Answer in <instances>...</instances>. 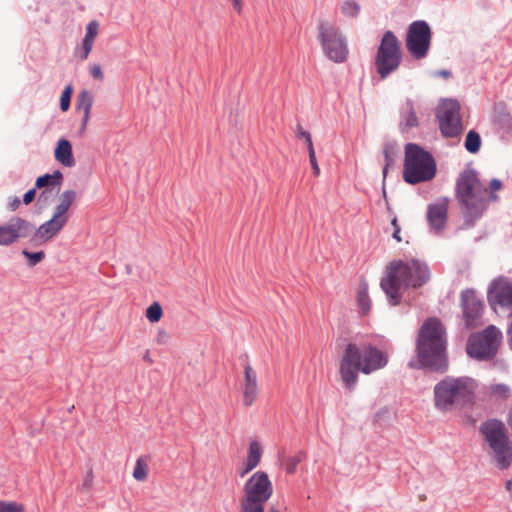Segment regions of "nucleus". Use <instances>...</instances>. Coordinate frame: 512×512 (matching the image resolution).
<instances>
[{"instance_id": "f257e3e1", "label": "nucleus", "mask_w": 512, "mask_h": 512, "mask_svg": "<svg viewBox=\"0 0 512 512\" xmlns=\"http://www.w3.org/2000/svg\"><path fill=\"white\" fill-rule=\"evenodd\" d=\"M431 279L429 265L419 258L394 259L385 269L380 286L392 305H398L402 299L401 289H419Z\"/></svg>"}, {"instance_id": "f03ea898", "label": "nucleus", "mask_w": 512, "mask_h": 512, "mask_svg": "<svg viewBox=\"0 0 512 512\" xmlns=\"http://www.w3.org/2000/svg\"><path fill=\"white\" fill-rule=\"evenodd\" d=\"M388 363L386 353L371 345L357 346L350 343L346 346L340 362V375L346 388L352 389L358 373L371 374L384 368Z\"/></svg>"}, {"instance_id": "7ed1b4c3", "label": "nucleus", "mask_w": 512, "mask_h": 512, "mask_svg": "<svg viewBox=\"0 0 512 512\" xmlns=\"http://www.w3.org/2000/svg\"><path fill=\"white\" fill-rule=\"evenodd\" d=\"M477 388L471 377H445L434 387V405L443 412L461 409L474 403Z\"/></svg>"}, {"instance_id": "20e7f679", "label": "nucleus", "mask_w": 512, "mask_h": 512, "mask_svg": "<svg viewBox=\"0 0 512 512\" xmlns=\"http://www.w3.org/2000/svg\"><path fill=\"white\" fill-rule=\"evenodd\" d=\"M416 349L421 366L440 372L446 370L444 329L439 320L431 318L423 323Z\"/></svg>"}, {"instance_id": "39448f33", "label": "nucleus", "mask_w": 512, "mask_h": 512, "mask_svg": "<svg viewBox=\"0 0 512 512\" xmlns=\"http://www.w3.org/2000/svg\"><path fill=\"white\" fill-rule=\"evenodd\" d=\"M456 197L471 223L480 217L488 206V190L473 169H465L459 175L456 182Z\"/></svg>"}, {"instance_id": "423d86ee", "label": "nucleus", "mask_w": 512, "mask_h": 512, "mask_svg": "<svg viewBox=\"0 0 512 512\" xmlns=\"http://www.w3.org/2000/svg\"><path fill=\"white\" fill-rule=\"evenodd\" d=\"M436 175V162L433 156L417 144L405 146L403 179L409 184L432 180Z\"/></svg>"}, {"instance_id": "0eeeda50", "label": "nucleus", "mask_w": 512, "mask_h": 512, "mask_svg": "<svg viewBox=\"0 0 512 512\" xmlns=\"http://www.w3.org/2000/svg\"><path fill=\"white\" fill-rule=\"evenodd\" d=\"M77 200V192L65 190L58 197V203L53 209L52 217L42 223L33 234L32 240L36 243H46L57 236L67 225L69 210Z\"/></svg>"}, {"instance_id": "6e6552de", "label": "nucleus", "mask_w": 512, "mask_h": 512, "mask_svg": "<svg viewBox=\"0 0 512 512\" xmlns=\"http://www.w3.org/2000/svg\"><path fill=\"white\" fill-rule=\"evenodd\" d=\"M273 484L268 474L256 471L245 482L240 509L264 512L265 504L273 495Z\"/></svg>"}, {"instance_id": "1a4fd4ad", "label": "nucleus", "mask_w": 512, "mask_h": 512, "mask_svg": "<svg viewBox=\"0 0 512 512\" xmlns=\"http://www.w3.org/2000/svg\"><path fill=\"white\" fill-rule=\"evenodd\" d=\"M481 431L492 451L493 457L501 469H506L512 462V442L503 422L490 420L484 423Z\"/></svg>"}, {"instance_id": "9d476101", "label": "nucleus", "mask_w": 512, "mask_h": 512, "mask_svg": "<svg viewBox=\"0 0 512 512\" xmlns=\"http://www.w3.org/2000/svg\"><path fill=\"white\" fill-rule=\"evenodd\" d=\"M402 61L401 43L392 31L383 35L375 56V69L381 80L386 79L400 67Z\"/></svg>"}, {"instance_id": "9b49d317", "label": "nucleus", "mask_w": 512, "mask_h": 512, "mask_svg": "<svg viewBox=\"0 0 512 512\" xmlns=\"http://www.w3.org/2000/svg\"><path fill=\"white\" fill-rule=\"evenodd\" d=\"M502 338L500 329L490 325L483 331L470 336L467 353L477 360H490L496 356Z\"/></svg>"}, {"instance_id": "f8f14e48", "label": "nucleus", "mask_w": 512, "mask_h": 512, "mask_svg": "<svg viewBox=\"0 0 512 512\" xmlns=\"http://www.w3.org/2000/svg\"><path fill=\"white\" fill-rule=\"evenodd\" d=\"M319 38L323 50L329 59L336 63L346 60L348 49L338 27L328 22L320 23Z\"/></svg>"}, {"instance_id": "ddd939ff", "label": "nucleus", "mask_w": 512, "mask_h": 512, "mask_svg": "<svg viewBox=\"0 0 512 512\" xmlns=\"http://www.w3.org/2000/svg\"><path fill=\"white\" fill-rule=\"evenodd\" d=\"M431 36L430 27L425 21L418 20L409 25L406 48L415 59L426 57L431 44Z\"/></svg>"}, {"instance_id": "4468645a", "label": "nucleus", "mask_w": 512, "mask_h": 512, "mask_svg": "<svg viewBox=\"0 0 512 512\" xmlns=\"http://www.w3.org/2000/svg\"><path fill=\"white\" fill-rule=\"evenodd\" d=\"M460 105L454 100H445L437 108L440 130L445 137H457L463 131Z\"/></svg>"}, {"instance_id": "2eb2a0df", "label": "nucleus", "mask_w": 512, "mask_h": 512, "mask_svg": "<svg viewBox=\"0 0 512 512\" xmlns=\"http://www.w3.org/2000/svg\"><path fill=\"white\" fill-rule=\"evenodd\" d=\"M488 301L494 311L498 307L512 311V284L503 278L493 281L488 290Z\"/></svg>"}, {"instance_id": "dca6fc26", "label": "nucleus", "mask_w": 512, "mask_h": 512, "mask_svg": "<svg viewBox=\"0 0 512 512\" xmlns=\"http://www.w3.org/2000/svg\"><path fill=\"white\" fill-rule=\"evenodd\" d=\"M461 306L466 327H477L480 324V319L483 314V303L473 290L462 292Z\"/></svg>"}, {"instance_id": "f3484780", "label": "nucleus", "mask_w": 512, "mask_h": 512, "mask_svg": "<svg viewBox=\"0 0 512 512\" xmlns=\"http://www.w3.org/2000/svg\"><path fill=\"white\" fill-rule=\"evenodd\" d=\"M33 225L23 218H13L8 224L0 225V245H9L18 238L28 237Z\"/></svg>"}, {"instance_id": "a211bd4d", "label": "nucleus", "mask_w": 512, "mask_h": 512, "mask_svg": "<svg viewBox=\"0 0 512 512\" xmlns=\"http://www.w3.org/2000/svg\"><path fill=\"white\" fill-rule=\"evenodd\" d=\"M448 207V198H439L427 206L426 219L433 233L439 234L444 230L448 218Z\"/></svg>"}, {"instance_id": "6ab92c4d", "label": "nucleus", "mask_w": 512, "mask_h": 512, "mask_svg": "<svg viewBox=\"0 0 512 512\" xmlns=\"http://www.w3.org/2000/svg\"><path fill=\"white\" fill-rule=\"evenodd\" d=\"M243 404L246 407L252 406L259 395L258 375L256 370L249 364H244L243 380L241 382Z\"/></svg>"}, {"instance_id": "aec40b11", "label": "nucleus", "mask_w": 512, "mask_h": 512, "mask_svg": "<svg viewBox=\"0 0 512 512\" xmlns=\"http://www.w3.org/2000/svg\"><path fill=\"white\" fill-rule=\"evenodd\" d=\"M94 103V97L88 90H82L77 95L76 109L82 113L80 132L86 131L87 125L90 121L91 110Z\"/></svg>"}, {"instance_id": "412c9836", "label": "nucleus", "mask_w": 512, "mask_h": 512, "mask_svg": "<svg viewBox=\"0 0 512 512\" xmlns=\"http://www.w3.org/2000/svg\"><path fill=\"white\" fill-rule=\"evenodd\" d=\"M54 157L61 165L65 167H72L75 165V160L72 152V145L66 139H60L54 151Z\"/></svg>"}, {"instance_id": "4be33fe9", "label": "nucleus", "mask_w": 512, "mask_h": 512, "mask_svg": "<svg viewBox=\"0 0 512 512\" xmlns=\"http://www.w3.org/2000/svg\"><path fill=\"white\" fill-rule=\"evenodd\" d=\"M296 136L299 139H303L306 147H307V154H309V161L313 169V174L318 177L320 175V168L316 159L315 149L312 141L311 134L306 131L301 125L297 126L296 130Z\"/></svg>"}, {"instance_id": "5701e85b", "label": "nucleus", "mask_w": 512, "mask_h": 512, "mask_svg": "<svg viewBox=\"0 0 512 512\" xmlns=\"http://www.w3.org/2000/svg\"><path fill=\"white\" fill-rule=\"evenodd\" d=\"M99 23L95 20L89 22L86 26V34L82 42L81 60H86L92 51L94 41L98 36Z\"/></svg>"}, {"instance_id": "b1692460", "label": "nucleus", "mask_w": 512, "mask_h": 512, "mask_svg": "<svg viewBox=\"0 0 512 512\" xmlns=\"http://www.w3.org/2000/svg\"><path fill=\"white\" fill-rule=\"evenodd\" d=\"M485 396L493 401H505L511 396V388L506 384L493 383L485 387Z\"/></svg>"}, {"instance_id": "393cba45", "label": "nucleus", "mask_w": 512, "mask_h": 512, "mask_svg": "<svg viewBox=\"0 0 512 512\" xmlns=\"http://www.w3.org/2000/svg\"><path fill=\"white\" fill-rule=\"evenodd\" d=\"M357 302L360 312L363 315H367L371 310V300L368 294V284L361 282L357 292Z\"/></svg>"}, {"instance_id": "a878e982", "label": "nucleus", "mask_w": 512, "mask_h": 512, "mask_svg": "<svg viewBox=\"0 0 512 512\" xmlns=\"http://www.w3.org/2000/svg\"><path fill=\"white\" fill-rule=\"evenodd\" d=\"M63 179V175L59 170L54 171L52 174H45L37 178L36 188H43L48 186H59Z\"/></svg>"}, {"instance_id": "bb28decb", "label": "nucleus", "mask_w": 512, "mask_h": 512, "mask_svg": "<svg viewBox=\"0 0 512 512\" xmlns=\"http://www.w3.org/2000/svg\"><path fill=\"white\" fill-rule=\"evenodd\" d=\"M148 456H141L137 458L135 467L133 470V478L139 482H143L148 476Z\"/></svg>"}, {"instance_id": "cd10ccee", "label": "nucleus", "mask_w": 512, "mask_h": 512, "mask_svg": "<svg viewBox=\"0 0 512 512\" xmlns=\"http://www.w3.org/2000/svg\"><path fill=\"white\" fill-rule=\"evenodd\" d=\"M262 453V447L257 441L250 442L246 458L247 462L257 467L261 462Z\"/></svg>"}, {"instance_id": "c85d7f7f", "label": "nucleus", "mask_w": 512, "mask_h": 512, "mask_svg": "<svg viewBox=\"0 0 512 512\" xmlns=\"http://www.w3.org/2000/svg\"><path fill=\"white\" fill-rule=\"evenodd\" d=\"M405 107H406V115L404 116L403 122L401 124L406 129L416 127L418 125V119H417L412 101L407 100Z\"/></svg>"}, {"instance_id": "c756f323", "label": "nucleus", "mask_w": 512, "mask_h": 512, "mask_svg": "<svg viewBox=\"0 0 512 512\" xmlns=\"http://www.w3.org/2000/svg\"><path fill=\"white\" fill-rule=\"evenodd\" d=\"M145 316L150 323H157L163 316V309L159 302H153L146 309Z\"/></svg>"}, {"instance_id": "7c9ffc66", "label": "nucleus", "mask_w": 512, "mask_h": 512, "mask_svg": "<svg viewBox=\"0 0 512 512\" xmlns=\"http://www.w3.org/2000/svg\"><path fill=\"white\" fill-rule=\"evenodd\" d=\"M481 145V139L477 132L471 130L468 132L465 140V148L470 153H476L479 151Z\"/></svg>"}, {"instance_id": "2f4dec72", "label": "nucleus", "mask_w": 512, "mask_h": 512, "mask_svg": "<svg viewBox=\"0 0 512 512\" xmlns=\"http://www.w3.org/2000/svg\"><path fill=\"white\" fill-rule=\"evenodd\" d=\"M341 11L347 17H357L360 12V6L355 1L347 0L342 4Z\"/></svg>"}, {"instance_id": "473e14b6", "label": "nucleus", "mask_w": 512, "mask_h": 512, "mask_svg": "<svg viewBox=\"0 0 512 512\" xmlns=\"http://www.w3.org/2000/svg\"><path fill=\"white\" fill-rule=\"evenodd\" d=\"M305 458L303 452H299L297 455L289 457L285 462V469L287 473L294 474L296 472L297 465Z\"/></svg>"}, {"instance_id": "72a5a7b5", "label": "nucleus", "mask_w": 512, "mask_h": 512, "mask_svg": "<svg viewBox=\"0 0 512 512\" xmlns=\"http://www.w3.org/2000/svg\"><path fill=\"white\" fill-rule=\"evenodd\" d=\"M0 512H25V507L15 501L0 500Z\"/></svg>"}, {"instance_id": "f704fd0d", "label": "nucleus", "mask_w": 512, "mask_h": 512, "mask_svg": "<svg viewBox=\"0 0 512 512\" xmlns=\"http://www.w3.org/2000/svg\"><path fill=\"white\" fill-rule=\"evenodd\" d=\"M500 129H512V115L509 112L500 113L495 120Z\"/></svg>"}, {"instance_id": "c9c22d12", "label": "nucleus", "mask_w": 512, "mask_h": 512, "mask_svg": "<svg viewBox=\"0 0 512 512\" xmlns=\"http://www.w3.org/2000/svg\"><path fill=\"white\" fill-rule=\"evenodd\" d=\"M22 254L28 259V264L31 267L37 265L45 258V253L43 251L29 252L27 250H23Z\"/></svg>"}, {"instance_id": "e433bc0d", "label": "nucleus", "mask_w": 512, "mask_h": 512, "mask_svg": "<svg viewBox=\"0 0 512 512\" xmlns=\"http://www.w3.org/2000/svg\"><path fill=\"white\" fill-rule=\"evenodd\" d=\"M502 182L498 179H492L489 183V191H488V203L490 201H497L498 197L495 194L497 191L502 189Z\"/></svg>"}, {"instance_id": "4c0bfd02", "label": "nucleus", "mask_w": 512, "mask_h": 512, "mask_svg": "<svg viewBox=\"0 0 512 512\" xmlns=\"http://www.w3.org/2000/svg\"><path fill=\"white\" fill-rule=\"evenodd\" d=\"M72 87L66 86L65 89L62 92L61 98H60V108L63 112L67 111L70 107V99L72 95Z\"/></svg>"}, {"instance_id": "58836bf2", "label": "nucleus", "mask_w": 512, "mask_h": 512, "mask_svg": "<svg viewBox=\"0 0 512 512\" xmlns=\"http://www.w3.org/2000/svg\"><path fill=\"white\" fill-rule=\"evenodd\" d=\"M384 156L386 159V164L383 168V176L386 177L388 167L393 164V148L386 145L384 148Z\"/></svg>"}, {"instance_id": "ea45409f", "label": "nucleus", "mask_w": 512, "mask_h": 512, "mask_svg": "<svg viewBox=\"0 0 512 512\" xmlns=\"http://www.w3.org/2000/svg\"><path fill=\"white\" fill-rule=\"evenodd\" d=\"M90 74L96 80L102 81L104 79V74L99 64H92L90 66Z\"/></svg>"}, {"instance_id": "a19ab883", "label": "nucleus", "mask_w": 512, "mask_h": 512, "mask_svg": "<svg viewBox=\"0 0 512 512\" xmlns=\"http://www.w3.org/2000/svg\"><path fill=\"white\" fill-rule=\"evenodd\" d=\"M231 5L236 14L241 15L244 9V0H226Z\"/></svg>"}, {"instance_id": "79ce46f5", "label": "nucleus", "mask_w": 512, "mask_h": 512, "mask_svg": "<svg viewBox=\"0 0 512 512\" xmlns=\"http://www.w3.org/2000/svg\"><path fill=\"white\" fill-rule=\"evenodd\" d=\"M255 468L256 467H254L252 464L247 462V460H245V462L242 464V466L237 470V473L240 477H244L245 475H247L249 472H251Z\"/></svg>"}, {"instance_id": "37998d69", "label": "nucleus", "mask_w": 512, "mask_h": 512, "mask_svg": "<svg viewBox=\"0 0 512 512\" xmlns=\"http://www.w3.org/2000/svg\"><path fill=\"white\" fill-rule=\"evenodd\" d=\"M35 195H36V188H33V189L28 190V191L24 194L23 202H24L26 205L30 204V203L34 200Z\"/></svg>"}, {"instance_id": "c03bdc74", "label": "nucleus", "mask_w": 512, "mask_h": 512, "mask_svg": "<svg viewBox=\"0 0 512 512\" xmlns=\"http://www.w3.org/2000/svg\"><path fill=\"white\" fill-rule=\"evenodd\" d=\"M168 338H169V335L165 330H163V329L158 330L157 338H156L157 343L164 344L168 340Z\"/></svg>"}, {"instance_id": "a18cd8bd", "label": "nucleus", "mask_w": 512, "mask_h": 512, "mask_svg": "<svg viewBox=\"0 0 512 512\" xmlns=\"http://www.w3.org/2000/svg\"><path fill=\"white\" fill-rule=\"evenodd\" d=\"M392 225L394 227V232H393V238L397 241V242H401V237H400V227L397 223V219L394 218L392 220Z\"/></svg>"}, {"instance_id": "49530a36", "label": "nucleus", "mask_w": 512, "mask_h": 512, "mask_svg": "<svg viewBox=\"0 0 512 512\" xmlns=\"http://www.w3.org/2000/svg\"><path fill=\"white\" fill-rule=\"evenodd\" d=\"M19 206H20V199L18 197H14V198L10 199L8 202V208L11 211L17 210L19 208Z\"/></svg>"}, {"instance_id": "de8ad7c7", "label": "nucleus", "mask_w": 512, "mask_h": 512, "mask_svg": "<svg viewBox=\"0 0 512 512\" xmlns=\"http://www.w3.org/2000/svg\"><path fill=\"white\" fill-rule=\"evenodd\" d=\"M507 338H508L509 347L512 349V320L507 329Z\"/></svg>"}, {"instance_id": "09e8293b", "label": "nucleus", "mask_w": 512, "mask_h": 512, "mask_svg": "<svg viewBox=\"0 0 512 512\" xmlns=\"http://www.w3.org/2000/svg\"><path fill=\"white\" fill-rule=\"evenodd\" d=\"M436 75L448 79L451 76V73L448 70H440L436 72Z\"/></svg>"}, {"instance_id": "8fccbe9b", "label": "nucleus", "mask_w": 512, "mask_h": 512, "mask_svg": "<svg viewBox=\"0 0 512 512\" xmlns=\"http://www.w3.org/2000/svg\"><path fill=\"white\" fill-rule=\"evenodd\" d=\"M143 359H144L145 361H147L148 363H150V364H152V363H153V360H152V359H151V357H150V352H149V350H147V351L145 352V354H144V356H143Z\"/></svg>"}, {"instance_id": "3c124183", "label": "nucleus", "mask_w": 512, "mask_h": 512, "mask_svg": "<svg viewBox=\"0 0 512 512\" xmlns=\"http://www.w3.org/2000/svg\"><path fill=\"white\" fill-rule=\"evenodd\" d=\"M507 423L512 430V406L507 416Z\"/></svg>"}, {"instance_id": "603ef678", "label": "nucleus", "mask_w": 512, "mask_h": 512, "mask_svg": "<svg viewBox=\"0 0 512 512\" xmlns=\"http://www.w3.org/2000/svg\"><path fill=\"white\" fill-rule=\"evenodd\" d=\"M506 487L510 492H512V480L507 482Z\"/></svg>"}, {"instance_id": "864d4df0", "label": "nucleus", "mask_w": 512, "mask_h": 512, "mask_svg": "<svg viewBox=\"0 0 512 512\" xmlns=\"http://www.w3.org/2000/svg\"><path fill=\"white\" fill-rule=\"evenodd\" d=\"M269 512H280L278 509L272 508L269 510Z\"/></svg>"}]
</instances>
